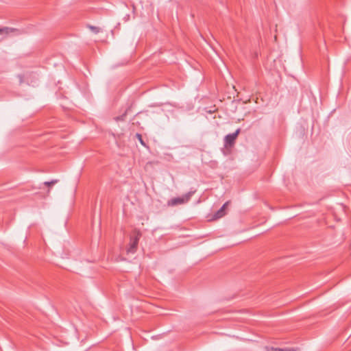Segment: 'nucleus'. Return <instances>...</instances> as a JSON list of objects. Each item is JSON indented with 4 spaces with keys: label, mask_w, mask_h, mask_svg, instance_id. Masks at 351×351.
<instances>
[{
    "label": "nucleus",
    "mask_w": 351,
    "mask_h": 351,
    "mask_svg": "<svg viewBox=\"0 0 351 351\" xmlns=\"http://www.w3.org/2000/svg\"><path fill=\"white\" fill-rule=\"evenodd\" d=\"M141 237L140 230L135 229L130 237L129 247L127 248V252L134 254L136 252L139 239Z\"/></svg>",
    "instance_id": "f257e3e1"
},
{
    "label": "nucleus",
    "mask_w": 351,
    "mask_h": 351,
    "mask_svg": "<svg viewBox=\"0 0 351 351\" xmlns=\"http://www.w3.org/2000/svg\"><path fill=\"white\" fill-rule=\"evenodd\" d=\"M195 191H191L187 193L184 194L182 197H178L171 199L168 201L167 205L169 206H175L179 204H183L188 202L192 195L195 193Z\"/></svg>",
    "instance_id": "f03ea898"
},
{
    "label": "nucleus",
    "mask_w": 351,
    "mask_h": 351,
    "mask_svg": "<svg viewBox=\"0 0 351 351\" xmlns=\"http://www.w3.org/2000/svg\"><path fill=\"white\" fill-rule=\"evenodd\" d=\"M240 132L241 130L239 128L234 132L227 134L224 137V147L226 148L233 147Z\"/></svg>",
    "instance_id": "7ed1b4c3"
},
{
    "label": "nucleus",
    "mask_w": 351,
    "mask_h": 351,
    "mask_svg": "<svg viewBox=\"0 0 351 351\" xmlns=\"http://www.w3.org/2000/svg\"><path fill=\"white\" fill-rule=\"evenodd\" d=\"M229 204V202H226L221 207L219 210H218L215 214L214 215V218L215 219H219V218H221L222 217H223L225 215H226V206L228 205Z\"/></svg>",
    "instance_id": "20e7f679"
},
{
    "label": "nucleus",
    "mask_w": 351,
    "mask_h": 351,
    "mask_svg": "<svg viewBox=\"0 0 351 351\" xmlns=\"http://www.w3.org/2000/svg\"><path fill=\"white\" fill-rule=\"evenodd\" d=\"M15 30H16L15 29L11 28V27H2V28H0V34H9L10 33L13 32Z\"/></svg>",
    "instance_id": "39448f33"
},
{
    "label": "nucleus",
    "mask_w": 351,
    "mask_h": 351,
    "mask_svg": "<svg viewBox=\"0 0 351 351\" xmlns=\"http://www.w3.org/2000/svg\"><path fill=\"white\" fill-rule=\"evenodd\" d=\"M130 109V108H128V109L125 110V111L124 112V113H123L120 116H118V117H116L114 118V120L116 121H125V117H126V114L128 113V110Z\"/></svg>",
    "instance_id": "423d86ee"
},
{
    "label": "nucleus",
    "mask_w": 351,
    "mask_h": 351,
    "mask_svg": "<svg viewBox=\"0 0 351 351\" xmlns=\"http://www.w3.org/2000/svg\"><path fill=\"white\" fill-rule=\"evenodd\" d=\"M135 136H136V138L139 141L140 143L142 145H143L144 147H146V144L144 142V141L143 140L142 135L139 133H136Z\"/></svg>",
    "instance_id": "0eeeda50"
},
{
    "label": "nucleus",
    "mask_w": 351,
    "mask_h": 351,
    "mask_svg": "<svg viewBox=\"0 0 351 351\" xmlns=\"http://www.w3.org/2000/svg\"><path fill=\"white\" fill-rule=\"evenodd\" d=\"M58 180H52L51 181H49V182H45L43 183V184L47 186H53L55 184L58 183Z\"/></svg>",
    "instance_id": "6e6552de"
},
{
    "label": "nucleus",
    "mask_w": 351,
    "mask_h": 351,
    "mask_svg": "<svg viewBox=\"0 0 351 351\" xmlns=\"http://www.w3.org/2000/svg\"><path fill=\"white\" fill-rule=\"evenodd\" d=\"M268 351H291L289 349L274 348H271Z\"/></svg>",
    "instance_id": "1a4fd4ad"
},
{
    "label": "nucleus",
    "mask_w": 351,
    "mask_h": 351,
    "mask_svg": "<svg viewBox=\"0 0 351 351\" xmlns=\"http://www.w3.org/2000/svg\"><path fill=\"white\" fill-rule=\"evenodd\" d=\"M90 29L95 32L98 33L99 32V28L97 27L90 26Z\"/></svg>",
    "instance_id": "9d476101"
}]
</instances>
